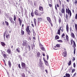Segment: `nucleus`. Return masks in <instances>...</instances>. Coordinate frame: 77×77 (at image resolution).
Returning a JSON list of instances; mask_svg holds the SVG:
<instances>
[{
    "mask_svg": "<svg viewBox=\"0 0 77 77\" xmlns=\"http://www.w3.org/2000/svg\"><path fill=\"white\" fill-rule=\"evenodd\" d=\"M74 54H75V48H74Z\"/></svg>",
    "mask_w": 77,
    "mask_h": 77,
    "instance_id": "obj_54",
    "label": "nucleus"
},
{
    "mask_svg": "<svg viewBox=\"0 0 77 77\" xmlns=\"http://www.w3.org/2000/svg\"><path fill=\"white\" fill-rule=\"evenodd\" d=\"M75 2H74V4L76 6V5H77V0H75Z\"/></svg>",
    "mask_w": 77,
    "mask_h": 77,
    "instance_id": "obj_41",
    "label": "nucleus"
},
{
    "mask_svg": "<svg viewBox=\"0 0 77 77\" xmlns=\"http://www.w3.org/2000/svg\"><path fill=\"white\" fill-rule=\"evenodd\" d=\"M47 20L48 21L49 23H50V22H51V19H50V17H47Z\"/></svg>",
    "mask_w": 77,
    "mask_h": 77,
    "instance_id": "obj_18",
    "label": "nucleus"
},
{
    "mask_svg": "<svg viewBox=\"0 0 77 77\" xmlns=\"http://www.w3.org/2000/svg\"><path fill=\"white\" fill-rule=\"evenodd\" d=\"M38 21H42V18H38Z\"/></svg>",
    "mask_w": 77,
    "mask_h": 77,
    "instance_id": "obj_49",
    "label": "nucleus"
},
{
    "mask_svg": "<svg viewBox=\"0 0 77 77\" xmlns=\"http://www.w3.org/2000/svg\"><path fill=\"white\" fill-rule=\"evenodd\" d=\"M1 45H2V46H3V47H5V42H1Z\"/></svg>",
    "mask_w": 77,
    "mask_h": 77,
    "instance_id": "obj_26",
    "label": "nucleus"
},
{
    "mask_svg": "<svg viewBox=\"0 0 77 77\" xmlns=\"http://www.w3.org/2000/svg\"><path fill=\"white\" fill-rule=\"evenodd\" d=\"M3 60V62H4L5 63H6V61H5V59H2Z\"/></svg>",
    "mask_w": 77,
    "mask_h": 77,
    "instance_id": "obj_61",
    "label": "nucleus"
},
{
    "mask_svg": "<svg viewBox=\"0 0 77 77\" xmlns=\"http://www.w3.org/2000/svg\"><path fill=\"white\" fill-rule=\"evenodd\" d=\"M66 19L67 20H68V14H66Z\"/></svg>",
    "mask_w": 77,
    "mask_h": 77,
    "instance_id": "obj_57",
    "label": "nucleus"
},
{
    "mask_svg": "<svg viewBox=\"0 0 77 77\" xmlns=\"http://www.w3.org/2000/svg\"><path fill=\"white\" fill-rule=\"evenodd\" d=\"M43 7H41V6H39V10L40 11H43Z\"/></svg>",
    "mask_w": 77,
    "mask_h": 77,
    "instance_id": "obj_21",
    "label": "nucleus"
},
{
    "mask_svg": "<svg viewBox=\"0 0 77 77\" xmlns=\"http://www.w3.org/2000/svg\"><path fill=\"white\" fill-rule=\"evenodd\" d=\"M56 46L57 47H58V48H59V47H60V45L59 44H57L56 45Z\"/></svg>",
    "mask_w": 77,
    "mask_h": 77,
    "instance_id": "obj_45",
    "label": "nucleus"
},
{
    "mask_svg": "<svg viewBox=\"0 0 77 77\" xmlns=\"http://www.w3.org/2000/svg\"><path fill=\"white\" fill-rule=\"evenodd\" d=\"M73 67L74 68H75V63H73Z\"/></svg>",
    "mask_w": 77,
    "mask_h": 77,
    "instance_id": "obj_53",
    "label": "nucleus"
},
{
    "mask_svg": "<svg viewBox=\"0 0 77 77\" xmlns=\"http://www.w3.org/2000/svg\"><path fill=\"white\" fill-rule=\"evenodd\" d=\"M71 61L70 60L69 62V63H68V65L69 66H70L71 65Z\"/></svg>",
    "mask_w": 77,
    "mask_h": 77,
    "instance_id": "obj_35",
    "label": "nucleus"
},
{
    "mask_svg": "<svg viewBox=\"0 0 77 77\" xmlns=\"http://www.w3.org/2000/svg\"><path fill=\"white\" fill-rule=\"evenodd\" d=\"M68 9L67 8H66V14H68Z\"/></svg>",
    "mask_w": 77,
    "mask_h": 77,
    "instance_id": "obj_43",
    "label": "nucleus"
},
{
    "mask_svg": "<svg viewBox=\"0 0 77 77\" xmlns=\"http://www.w3.org/2000/svg\"><path fill=\"white\" fill-rule=\"evenodd\" d=\"M18 57L20 59H21V57L20 55H18Z\"/></svg>",
    "mask_w": 77,
    "mask_h": 77,
    "instance_id": "obj_58",
    "label": "nucleus"
},
{
    "mask_svg": "<svg viewBox=\"0 0 77 77\" xmlns=\"http://www.w3.org/2000/svg\"><path fill=\"white\" fill-rule=\"evenodd\" d=\"M75 41L73 40L72 39H71L70 40V43L71 45H72L75 42Z\"/></svg>",
    "mask_w": 77,
    "mask_h": 77,
    "instance_id": "obj_23",
    "label": "nucleus"
},
{
    "mask_svg": "<svg viewBox=\"0 0 77 77\" xmlns=\"http://www.w3.org/2000/svg\"><path fill=\"white\" fill-rule=\"evenodd\" d=\"M59 2L60 3V5H62V3L61 2V1L60 0H59Z\"/></svg>",
    "mask_w": 77,
    "mask_h": 77,
    "instance_id": "obj_62",
    "label": "nucleus"
},
{
    "mask_svg": "<svg viewBox=\"0 0 77 77\" xmlns=\"http://www.w3.org/2000/svg\"><path fill=\"white\" fill-rule=\"evenodd\" d=\"M48 5L50 7V8H51V7L52 6V5H51V4H49Z\"/></svg>",
    "mask_w": 77,
    "mask_h": 77,
    "instance_id": "obj_56",
    "label": "nucleus"
},
{
    "mask_svg": "<svg viewBox=\"0 0 77 77\" xmlns=\"http://www.w3.org/2000/svg\"><path fill=\"white\" fill-rule=\"evenodd\" d=\"M69 29L70 32H72V27H70Z\"/></svg>",
    "mask_w": 77,
    "mask_h": 77,
    "instance_id": "obj_47",
    "label": "nucleus"
},
{
    "mask_svg": "<svg viewBox=\"0 0 77 77\" xmlns=\"http://www.w3.org/2000/svg\"><path fill=\"white\" fill-rule=\"evenodd\" d=\"M75 32H77V24H75Z\"/></svg>",
    "mask_w": 77,
    "mask_h": 77,
    "instance_id": "obj_28",
    "label": "nucleus"
},
{
    "mask_svg": "<svg viewBox=\"0 0 77 77\" xmlns=\"http://www.w3.org/2000/svg\"><path fill=\"white\" fill-rule=\"evenodd\" d=\"M35 14V15L37 16H38L39 15H39V13H38V10H35V11L34 12Z\"/></svg>",
    "mask_w": 77,
    "mask_h": 77,
    "instance_id": "obj_7",
    "label": "nucleus"
},
{
    "mask_svg": "<svg viewBox=\"0 0 77 77\" xmlns=\"http://www.w3.org/2000/svg\"><path fill=\"white\" fill-rule=\"evenodd\" d=\"M22 28L23 30L24 29V24H23L22 25Z\"/></svg>",
    "mask_w": 77,
    "mask_h": 77,
    "instance_id": "obj_52",
    "label": "nucleus"
},
{
    "mask_svg": "<svg viewBox=\"0 0 77 77\" xmlns=\"http://www.w3.org/2000/svg\"><path fill=\"white\" fill-rule=\"evenodd\" d=\"M39 66L41 68L42 67V65H43V63L42 61V60L41 59H39Z\"/></svg>",
    "mask_w": 77,
    "mask_h": 77,
    "instance_id": "obj_5",
    "label": "nucleus"
},
{
    "mask_svg": "<svg viewBox=\"0 0 77 77\" xmlns=\"http://www.w3.org/2000/svg\"><path fill=\"white\" fill-rule=\"evenodd\" d=\"M62 7L61 12L63 14L65 15V6H64V5H62Z\"/></svg>",
    "mask_w": 77,
    "mask_h": 77,
    "instance_id": "obj_1",
    "label": "nucleus"
},
{
    "mask_svg": "<svg viewBox=\"0 0 77 77\" xmlns=\"http://www.w3.org/2000/svg\"><path fill=\"white\" fill-rule=\"evenodd\" d=\"M75 72V69H72V73H73L74 72Z\"/></svg>",
    "mask_w": 77,
    "mask_h": 77,
    "instance_id": "obj_46",
    "label": "nucleus"
},
{
    "mask_svg": "<svg viewBox=\"0 0 77 77\" xmlns=\"http://www.w3.org/2000/svg\"><path fill=\"white\" fill-rule=\"evenodd\" d=\"M18 21H19L20 26H21V23H23V20H21L20 18H18Z\"/></svg>",
    "mask_w": 77,
    "mask_h": 77,
    "instance_id": "obj_13",
    "label": "nucleus"
},
{
    "mask_svg": "<svg viewBox=\"0 0 77 77\" xmlns=\"http://www.w3.org/2000/svg\"><path fill=\"white\" fill-rule=\"evenodd\" d=\"M8 35V31H5V32L4 33V38H5V36H6V35Z\"/></svg>",
    "mask_w": 77,
    "mask_h": 77,
    "instance_id": "obj_19",
    "label": "nucleus"
},
{
    "mask_svg": "<svg viewBox=\"0 0 77 77\" xmlns=\"http://www.w3.org/2000/svg\"><path fill=\"white\" fill-rule=\"evenodd\" d=\"M16 16H15V15H14V21H16Z\"/></svg>",
    "mask_w": 77,
    "mask_h": 77,
    "instance_id": "obj_44",
    "label": "nucleus"
},
{
    "mask_svg": "<svg viewBox=\"0 0 77 77\" xmlns=\"http://www.w3.org/2000/svg\"><path fill=\"white\" fill-rule=\"evenodd\" d=\"M57 8H59V4H57Z\"/></svg>",
    "mask_w": 77,
    "mask_h": 77,
    "instance_id": "obj_63",
    "label": "nucleus"
},
{
    "mask_svg": "<svg viewBox=\"0 0 77 77\" xmlns=\"http://www.w3.org/2000/svg\"><path fill=\"white\" fill-rule=\"evenodd\" d=\"M18 67L19 68H21V66H20V64H18Z\"/></svg>",
    "mask_w": 77,
    "mask_h": 77,
    "instance_id": "obj_59",
    "label": "nucleus"
},
{
    "mask_svg": "<svg viewBox=\"0 0 77 77\" xmlns=\"http://www.w3.org/2000/svg\"><path fill=\"white\" fill-rule=\"evenodd\" d=\"M23 46H25V47H27V41L26 40H23Z\"/></svg>",
    "mask_w": 77,
    "mask_h": 77,
    "instance_id": "obj_4",
    "label": "nucleus"
},
{
    "mask_svg": "<svg viewBox=\"0 0 77 77\" xmlns=\"http://www.w3.org/2000/svg\"><path fill=\"white\" fill-rule=\"evenodd\" d=\"M21 35H24V31L23 30V28H21Z\"/></svg>",
    "mask_w": 77,
    "mask_h": 77,
    "instance_id": "obj_16",
    "label": "nucleus"
},
{
    "mask_svg": "<svg viewBox=\"0 0 77 77\" xmlns=\"http://www.w3.org/2000/svg\"><path fill=\"white\" fill-rule=\"evenodd\" d=\"M65 33H63L61 35V38L63 39H64V40H66V39H65Z\"/></svg>",
    "mask_w": 77,
    "mask_h": 77,
    "instance_id": "obj_17",
    "label": "nucleus"
},
{
    "mask_svg": "<svg viewBox=\"0 0 77 77\" xmlns=\"http://www.w3.org/2000/svg\"><path fill=\"white\" fill-rule=\"evenodd\" d=\"M58 22L59 23V24H60L61 22H62V20H61V18H59L58 19Z\"/></svg>",
    "mask_w": 77,
    "mask_h": 77,
    "instance_id": "obj_31",
    "label": "nucleus"
},
{
    "mask_svg": "<svg viewBox=\"0 0 77 77\" xmlns=\"http://www.w3.org/2000/svg\"><path fill=\"white\" fill-rule=\"evenodd\" d=\"M2 56H3L4 59L7 58V55H6V54H2Z\"/></svg>",
    "mask_w": 77,
    "mask_h": 77,
    "instance_id": "obj_25",
    "label": "nucleus"
},
{
    "mask_svg": "<svg viewBox=\"0 0 77 77\" xmlns=\"http://www.w3.org/2000/svg\"><path fill=\"white\" fill-rule=\"evenodd\" d=\"M66 76L67 77H70L71 76L70 75V74H68L67 73L66 74Z\"/></svg>",
    "mask_w": 77,
    "mask_h": 77,
    "instance_id": "obj_30",
    "label": "nucleus"
},
{
    "mask_svg": "<svg viewBox=\"0 0 77 77\" xmlns=\"http://www.w3.org/2000/svg\"><path fill=\"white\" fill-rule=\"evenodd\" d=\"M37 57H39L40 56V52H38L37 53Z\"/></svg>",
    "mask_w": 77,
    "mask_h": 77,
    "instance_id": "obj_37",
    "label": "nucleus"
},
{
    "mask_svg": "<svg viewBox=\"0 0 77 77\" xmlns=\"http://www.w3.org/2000/svg\"><path fill=\"white\" fill-rule=\"evenodd\" d=\"M59 38H60V37H59V36L58 35H56L55 37V40L59 39Z\"/></svg>",
    "mask_w": 77,
    "mask_h": 77,
    "instance_id": "obj_20",
    "label": "nucleus"
},
{
    "mask_svg": "<svg viewBox=\"0 0 77 77\" xmlns=\"http://www.w3.org/2000/svg\"><path fill=\"white\" fill-rule=\"evenodd\" d=\"M36 20V19H34V23L35 24V26H36V21H35V20Z\"/></svg>",
    "mask_w": 77,
    "mask_h": 77,
    "instance_id": "obj_48",
    "label": "nucleus"
},
{
    "mask_svg": "<svg viewBox=\"0 0 77 77\" xmlns=\"http://www.w3.org/2000/svg\"><path fill=\"white\" fill-rule=\"evenodd\" d=\"M60 30L62 32H63V27L62 26H61L60 28V29H58L57 31V33H58V35H60Z\"/></svg>",
    "mask_w": 77,
    "mask_h": 77,
    "instance_id": "obj_2",
    "label": "nucleus"
},
{
    "mask_svg": "<svg viewBox=\"0 0 77 77\" xmlns=\"http://www.w3.org/2000/svg\"><path fill=\"white\" fill-rule=\"evenodd\" d=\"M26 31L27 32V34L29 35H30V33H31V31L29 30V26H27L26 28Z\"/></svg>",
    "mask_w": 77,
    "mask_h": 77,
    "instance_id": "obj_3",
    "label": "nucleus"
},
{
    "mask_svg": "<svg viewBox=\"0 0 77 77\" xmlns=\"http://www.w3.org/2000/svg\"><path fill=\"white\" fill-rule=\"evenodd\" d=\"M9 20H10L11 22V23L13 24H14V21L13 20V19H12V17H10L9 18Z\"/></svg>",
    "mask_w": 77,
    "mask_h": 77,
    "instance_id": "obj_11",
    "label": "nucleus"
},
{
    "mask_svg": "<svg viewBox=\"0 0 77 77\" xmlns=\"http://www.w3.org/2000/svg\"><path fill=\"white\" fill-rule=\"evenodd\" d=\"M75 60V57H73V59H72V61H73V60Z\"/></svg>",
    "mask_w": 77,
    "mask_h": 77,
    "instance_id": "obj_60",
    "label": "nucleus"
},
{
    "mask_svg": "<svg viewBox=\"0 0 77 77\" xmlns=\"http://www.w3.org/2000/svg\"><path fill=\"white\" fill-rule=\"evenodd\" d=\"M8 65H9V67L11 68V63L10 60L8 61Z\"/></svg>",
    "mask_w": 77,
    "mask_h": 77,
    "instance_id": "obj_22",
    "label": "nucleus"
},
{
    "mask_svg": "<svg viewBox=\"0 0 77 77\" xmlns=\"http://www.w3.org/2000/svg\"><path fill=\"white\" fill-rule=\"evenodd\" d=\"M31 17H33V16H34V15H35L34 14V13H33V11H32L31 12Z\"/></svg>",
    "mask_w": 77,
    "mask_h": 77,
    "instance_id": "obj_32",
    "label": "nucleus"
},
{
    "mask_svg": "<svg viewBox=\"0 0 77 77\" xmlns=\"http://www.w3.org/2000/svg\"><path fill=\"white\" fill-rule=\"evenodd\" d=\"M57 42H60V43H62L63 42V41H62V40H57Z\"/></svg>",
    "mask_w": 77,
    "mask_h": 77,
    "instance_id": "obj_33",
    "label": "nucleus"
},
{
    "mask_svg": "<svg viewBox=\"0 0 77 77\" xmlns=\"http://www.w3.org/2000/svg\"><path fill=\"white\" fill-rule=\"evenodd\" d=\"M70 33L71 37L73 38H74V39H75V35H74V33L72 32H70Z\"/></svg>",
    "mask_w": 77,
    "mask_h": 77,
    "instance_id": "obj_10",
    "label": "nucleus"
},
{
    "mask_svg": "<svg viewBox=\"0 0 77 77\" xmlns=\"http://www.w3.org/2000/svg\"><path fill=\"white\" fill-rule=\"evenodd\" d=\"M65 37H66V39L67 41L68 42V41H69V37H68V35L67 34H66V35Z\"/></svg>",
    "mask_w": 77,
    "mask_h": 77,
    "instance_id": "obj_15",
    "label": "nucleus"
},
{
    "mask_svg": "<svg viewBox=\"0 0 77 77\" xmlns=\"http://www.w3.org/2000/svg\"><path fill=\"white\" fill-rule=\"evenodd\" d=\"M6 38L7 39H9L10 38V35L8 34V35H6Z\"/></svg>",
    "mask_w": 77,
    "mask_h": 77,
    "instance_id": "obj_27",
    "label": "nucleus"
},
{
    "mask_svg": "<svg viewBox=\"0 0 77 77\" xmlns=\"http://www.w3.org/2000/svg\"><path fill=\"white\" fill-rule=\"evenodd\" d=\"M59 14L61 16V17H62L63 16V14H62V13L60 12L59 13Z\"/></svg>",
    "mask_w": 77,
    "mask_h": 77,
    "instance_id": "obj_42",
    "label": "nucleus"
},
{
    "mask_svg": "<svg viewBox=\"0 0 77 77\" xmlns=\"http://www.w3.org/2000/svg\"><path fill=\"white\" fill-rule=\"evenodd\" d=\"M73 44V46L74 48H75V47H76V44H75V42H74Z\"/></svg>",
    "mask_w": 77,
    "mask_h": 77,
    "instance_id": "obj_24",
    "label": "nucleus"
},
{
    "mask_svg": "<svg viewBox=\"0 0 77 77\" xmlns=\"http://www.w3.org/2000/svg\"><path fill=\"white\" fill-rule=\"evenodd\" d=\"M5 23L6 24V26H8L9 25V23H8V22H7V21H5Z\"/></svg>",
    "mask_w": 77,
    "mask_h": 77,
    "instance_id": "obj_38",
    "label": "nucleus"
},
{
    "mask_svg": "<svg viewBox=\"0 0 77 77\" xmlns=\"http://www.w3.org/2000/svg\"><path fill=\"white\" fill-rule=\"evenodd\" d=\"M51 25V26L52 27H53V23H51V22H49Z\"/></svg>",
    "mask_w": 77,
    "mask_h": 77,
    "instance_id": "obj_55",
    "label": "nucleus"
},
{
    "mask_svg": "<svg viewBox=\"0 0 77 77\" xmlns=\"http://www.w3.org/2000/svg\"><path fill=\"white\" fill-rule=\"evenodd\" d=\"M55 9L56 10L57 13H58V12H57V6H56V5H55Z\"/></svg>",
    "mask_w": 77,
    "mask_h": 77,
    "instance_id": "obj_40",
    "label": "nucleus"
},
{
    "mask_svg": "<svg viewBox=\"0 0 77 77\" xmlns=\"http://www.w3.org/2000/svg\"><path fill=\"white\" fill-rule=\"evenodd\" d=\"M67 8H68V11L67 12V13H68V15H69V14L70 12H71V10H69V9L68 7Z\"/></svg>",
    "mask_w": 77,
    "mask_h": 77,
    "instance_id": "obj_29",
    "label": "nucleus"
},
{
    "mask_svg": "<svg viewBox=\"0 0 77 77\" xmlns=\"http://www.w3.org/2000/svg\"><path fill=\"white\" fill-rule=\"evenodd\" d=\"M66 30L67 33H68L69 32V26L68 24H67L66 25Z\"/></svg>",
    "mask_w": 77,
    "mask_h": 77,
    "instance_id": "obj_12",
    "label": "nucleus"
},
{
    "mask_svg": "<svg viewBox=\"0 0 77 77\" xmlns=\"http://www.w3.org/2000/svg\"><path fill=\"white\" fill-rule=\"evenodd\" d=\"M7 53H8V54H10L11 53V49L10 48H8L7 50Z\"/></svg>",
    "mask_w": 77,
    "mask_h": 77,
    "instance_id": "obj_9",
    "label": "nucleus"
},
{
    "mask_svg": "<svg viewBox=\"0 0 77 77\" xmlns=\"http://www.w3.org/2000/svg\"><path fill=\"white\" fill-rule=\"evenodd\" d=\"M43 59H44V62H45L46 63H45V65H47V64H48V62L46 60H44V59L43 58Z\"/></svg>",
    "mask_w": 77,
    "mask_h": 77,
    "instance_id": "obj_34",
    "label": "nucleus"
},
{
    "mask_svg": "<svg viewBox=\"0 0 77 77\" xmlns=\"http://www.w3.org/2000/svg\"><path fill=\"white\" fill-rule=\"evenodd\" d=\"M21 75L22 77H25L26 76L25 75V74L24 73H22L21 74Z\"/></svg>",
    "mask_w": 77,
    "mask_h": 77,
    "instance_id": "obj_39",
    "label": "nucleus"
},
{
    "mask_svg": "<svg viewBox=\"0 0 77 77\" xmlns=\"http://www.w3.org/2000/svg\"><path fill=\"white\" fill-rule=\"evenodd\" d=\"M21 63L22 68L24 69L25 68H26V64H25V63L21 62Z\"/></svg>",
    "mask_w": 77,
    "mask_h": 77,
    "instance_id": "obj_6",
    "label": "nucleus"
},
{
    "mask_svg": "<svg viewBox=\"0 0 77 77\" xmlns=\"http://www.w3.org/2000/svg\"><path fill=\"white\" fill-rule=\"evenodd\" d=\"M62 55L63 56V57H66V56H67V53H66V51L63 52L62 54Z\"/></svg>",
    "mask_w": 77,
    "mask_h": 77,
    "instance_id": "obj_8",
    "label": "nucleus"
},
{
    "mask_svg": "<svg viewBox=\"0 0 77 77\" xmlns=\"http://www.w3.org/2000/svg\"><path fill=\"white\" fill-rule=\"evenodd\" d=\"M69 15H70L69 18H70L71 17V15H72V13H71V12L69 14Z\"/></svg>",
    "mask_w": 77,
    "mask_h": 77,
    "instance_id": "obj_51",
    "label": "nucleus"
},
{
    "mask_svg": "<svg viewBox=\"0 0 77 77\" xmlns=\"http://www.w3.org/2000/svg\"><path fill=\"white\" fill-rule=\"evenodd\" d=\"M54 18L55 20H56V17H54Z\"/></svg>",
    "mask_w": 77,
    "mask_h": 77,
    "instance_id": "obj_64",
    "label": "nucleus"
},
{
    "mask_svg": "<svg viewBox=\"0 0 77 77\" xmlns=\"http://www.w3.org/2000/svg\"><path fill=\"white\" fill-rule=\"evenodd\" d=\"M76 74H77V73L75 72L74 74V75H73V77H75V75H76Z\"/></svg>",
    "mask_w": 77,
    "mask_h": 77,
    "instance_id": "obj_50",
    "label": "nucleus"
},
{
    "mask_svg": "<svg viewBox=\"0 0 77 77\" xmlns=\"http://www.w3.org/2000/svg\"><path fill=\"white\" fill-rule=\"evenodd\" d=\"M40 46H41L40 48L42 50V51H45V48L43 47V45H40Z\"/></svg>",
    "mask_w": 77,
    "mask_h": 77,
    "instance_id": "obj_14",
    "label": "nucleus"
},
{
    "mask_svg": "<svg viewBox=\"0 0 77 77\" xmlns=\"http://www.w3.org/2000/svg\"><path fill=\"white\" fill-rule=\"evenodd\" d=\"M19 49H20V48H18L16 49V51H17V52H18V53H20V51Z\"/></svg>",
    "mask_w": 77,
    "mask_h": 77,
    "instance_id": "obj_36",
    "label": "nucleus"
}]
</instances>
